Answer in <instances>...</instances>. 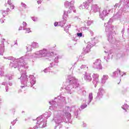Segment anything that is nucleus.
Wrapping results in <instances>:
<instances>
[{"mask_svg":"<svg viewBox=\"0 0 129 129\" xmlns=\"http://www.w3.org/2000/svg\"><path fill=\"white\" fill-rule=\"evenodd\" d=\"M82 6H84L83 9H85V6H86V3H84Z\"/></svg>","mask_w":129,"mask_h":129,"instance_id":"obj_4","label":"nucleus"},{"mask_svg":"<svg viewBox=\"0 0 129 129\" xmlns=\"http://www.w3.org/2000/svg\"><path fill=\"white\" fill-rule=\"evenodd\" d=\"M37 4H38V5H40V4H41V1H37Z\"/></svg>","mask_w":129,"mask_h":129,"instance_id":"obj_8","label":"nucleus"},{"mask_svg":"<svg viewBox=\"0 0 129 129\" xmlns=\"http://www.w3.org/2000/svg\"><path fill=\"white\" fill-rule=\"evenodd\" d=\"M22 30V28H19V30Z\"/></svg>","mask_w":129,"mask_h":129,"instance_id":"obj_10","label":"nucleus"},{"mask_svg":"<svg viewBox=\"0 0 129 129\" xmlns=\"http://www.w3.org/2000/svg\"><path fill=\"white\" fill-rule=\"evenodd\" d=\"M78 37H82V33H77Z\"/></svg>","mask_w":129,"mask_h":129,"instance_id":"obj_3","label":"nucleus"},{"mask_svg":"<svg viewBox=\"0 0 129 129\" xmlns=\"http://www.w3.org/2000/svg\"><path fill=\"white\" fill-rule=\"evenodd\" d=\"M23 25L24 27H26L27 26V23L25 22H23Z\"/></svg>","mask_w":129,"mask_h":129,"instance_id":"obj_6","label":"nucleus"},{"mask_svg":"<svg viewBox=\"0 0 129 129\" xmlns=\"http://www.w3.org/2000/svg\"><path fill=\"white\" fill-rule=\"evenodd\" d=\"M25 34H27L28 33H31L32 32V31H31V28H26L25 29Z\"/></svg>","mask_w":129,"mask_h":129,"instance_id":"obj_2","label":"nucleus"},{"mask_svg":"<svg viewBox=\"0 0 129 129\" xmlns=\"http://www.w3.org/2000/svg\"><path fill=\"white\" fill-rule=\"evenodd\" d=\"M54 25L55 27H57V26H58V22H55Z\"/></svg>","mask_w":129,"mask_h":129,"instance_id":"obj_7","label":"nucleus"},{"mask_svg":"<svg viewBox=\"0 0 129 129\" xmlns=\"http://www.w3.org/2000/svg\"><path fill=\"white\" fill-rule=\"evenodd\" d=\"M65 7H66V8H71V7H72V4L71 3L67 1L65 3Z\"/></svg>","mask_w":129,"mask_h":129,"instance_id":"obj_1","label":"nucleus"},{"mask_svg":"<svg viewBox=\"0 0 129 129\" xmlns=\"http://www.w3.org/2000/svg\"><path fill=\"white\" fill-rule=\"evenodd\" d=\"M23 7H24L25 8H26V5L25 4H23Z\"/></svg>","mask_w":129,"mask_h":129,"instance_id":"obj_9","label":"nucleus"},{"mask_svg":"<svg viewBox=\"0 0 129 129\" xmlns=\"http://www.w3.org/2000/svg\"><path fill=\"white\" fill-rule=\"evenodd\" d=\"M10 8L12 10H14L15 9V6L14 5H11Z\"/></svg>","mask_w":129,"mask_h":129,"instance_id":"obj_5","label":"nucleus"}]
</instances>
